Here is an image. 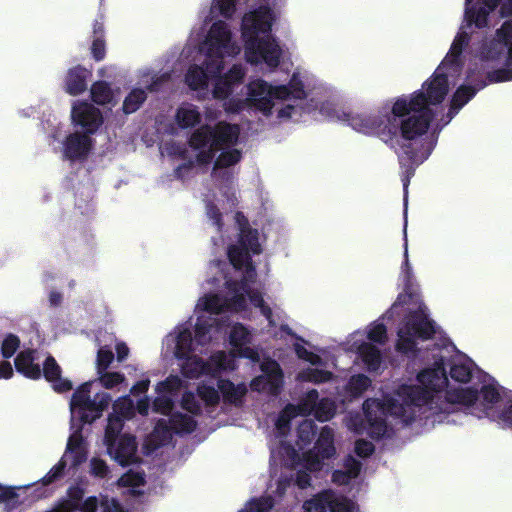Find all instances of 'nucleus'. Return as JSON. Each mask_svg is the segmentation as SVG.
Listing matches in <instances>:
<instances>
[{"label": "nucleus", "mask_w": 512, "mask_h": 512, "mask_svg": "<svg viewBox=\"0 0 512 512\" xmlns=\"http://www.w3.org/2000/svg\"><path fill=\"white\" fill-rule=\"evenodd\" d=\"M418 426L428 430L436 424H460L470 415L467 407L440 417L452 390L471 389L481 399L483 376L466 355L456 350L439 325L430 317L427 306L418 299Z\"/></svg>", "instance_id": "f257e3e1"}, {"label": "nucleus", "mask_w": 512, "mask_h": 512, "mask_svg": "<svg viewBox=\"0 0 512 512\" xmlns=\"http://www.w3.org/2000/svg\"><path fill=\"white\" fill-rule=\"evenodd\" d=\"M500 15L502 18L512 17V0L501 2ZM476 57L483 73L469 68L465 82L457 88L452 97L448 119L443 125L448 124L488 82L512 81V19H507L496 30L495 36L481 45Z\"/></svg>", "instance_id": "f03ea898"}, {"label": "nucleus", "mask_w": 512, "mask_h": 512, "mask_svg": "<svg viewBox=\"0 0 512 512\" xmlns=\"http://www.w3.org/2000/svg\"><path fill=\"white\" fill-rule=\"evenodd\" d=\"M488 11L485 15V23L478 26L475 21L467 19L466 25L462 26L455 37L449 52L438 66L433 76L422 85L418 91V163L426 160L433 151L437 136L435 132L428 133L430 122L433 120L438 105L445 98L449 86L455 85L462 71V50L468 43V30L474 25L476 28L488 24Z\"/></svg>", "instance_id": "7ed1b4c3"}, {"label": "nucleus", "mask_w": 512, "mask_h": 512, "mask_svg": "<svg viewBox=\"0 0 512 512\" xmlns=\"http://www.w3.org/2000/svg\"><path fill=\"white\" fill-rule=\"evenodd\" d=\"M380 109L386 125L383 134L391 140L396 139L399 146L397 154L403 169L401 180L406 203L408 186L414 176L416 163V92L397 97L392 104L386 102Z\"/></svg>", "instance_id": "20e7f679"}, {"label": "nucleus", "mask_w": 512, "mask_h": 512, "mask_svg": "<svg viewBox=\"0 0 512 512\" xmlns=\"http://www.w3.org/2000/svg\"><path fill=\"white\" fill-rule=\"evenodd\" d=\"M481 399L477 398V391L471 389L452 390L448 401H445L440 417L455 409L467 407L470 415L482 419L488 418L492 421L512 426V391L505 390L491 376H483Z\"/></svg>", "instance_id": "39448f33"}, {"label": "nucleus", "mask_w": 512, "mask_h": 512, "mask_svg": "<svg viewBox=\"0 0 512 512\" xmlns=\"http://www.w3.org/2000/svg\"><path fill=\"white\" fill-rule=\"evenodd\" d=\"M416 385H400L393 396L386 395L382 400L367 399L363 403L368 422V435L380 440L388 435L389 417L408 425L415 420Z\"/></svg>", "instance_id": "423d86ee"}, {"label": "nucleus", "mask_w": 512, "mask_h": 512, "mask_svg": "<svg viewBox=\"0 0 512 512\" xmlns=\"http://www.w3.org/2000/svg\"><path fill=\"white\" fill-rule=\"evenodd\" d=\"M338 119L358 132L367 135L377 134L386 143L392 141L383 134L386 125L380 108L376 114L342 112L338 115Z\"/></svg>", "instance_id": "0eeeda50"}, {"label": "nucleus", "mask_w": 512, "mask_h": 512, "mask_svg": "<svg viewBox=\"0 0 512 512\" xmlns=\"http://www.w3.org/2000/svg\"><path fill=\"white\" fill-rule=\"evenodd\" d=\"M281 54L279 45L270 36L245 44V57L251 64L264 62L267 66L276 68L280 64Z\"/></svg>", "instance_id": "6e6552de"}, {"label": "nucleus", "mask_w": 512, "mask_h": 512, "mask_svg": "<svg viewBox=\"0 0 512 512\" xmlns=\"http://www.w3.org/2000/svg\"><path fill=\"white\" fill-rule=\"evenodd\" d=\"M105 437L107 451L119 465L126 467L137 461V442L135 436L123 434L116 438L111 434L110 427L108 426Z\"/></svg>", "instance_id": "1a4fd4ad"}, {"label": "nucleus", "mask_w": 512, "mask_h": 512, "mask_svg": "<svg viewBox=\"0 0 512 512\" xmlns=\"http://www.w3.org/2000/svg\"><path fill=\"white\" fill-rule=\"evenodd\" d=\"M272 28V14L268 7H260L245 16L242 19V37L245 44L255 42L259 34H268Z\"/></svg>", "instance_id": "9d476101"}, {"label": "nucleus", "mask_w": 512, "mask_h": 512, "mask_svg": "<svg viewBox=\"0 0 512 512\" xmlns=\"http://www.w3.org/2000/svg\"><path fill=\"white\" fill-rule=\"evenodd\" d=\"M263 376L255 378L251 382L253 390H266L272 396H278L284 385V375L280 365L276 361L262 365Z\"/></svg>", "instance_id": "9b49d317"}, {"label": "nucleus", "mask_w": 512, "mask_h": 512, "mask_svg": "<svg viewBox=\"0 0 512 512\" xmlns=\"http://www.w3.org/2000/svg\"><path fill=\"white\" fill-rule=\"evenodd\" d=\"M397 335L396 351L401 354L416 355V309H408Z\"/></svg>", "instance_id": "f8f14e48"}, {"label": "nucleus", "mask_w": 512, "mask_h": 512, "mask_svg": "<svg viewBox=\"0 0 512 512\" xmlns=\"http://www.w3.org/2000/svg\"><path fill=\"white\" fill-rule=\"evenodd\" d=\"M72 120L83 128L86 135L95 133L103 123V117L99 109L93 105L82 102L72 108Z\"/></svg>", "instance_id": "ddd939ff"}, {"label": "nucleus", "mask_w": 512, "mask_h": 512, "mask_svg": "<svg viewBox=\"0 0 512 512\" xmlns=\"http://www.w3.org/2000/svg\"><path fill=\"white\" fill-rule=\"evenodd\" d=\"M92 139L89 135L74 132L63 142V156L70 161L84 160L92 149Z\"/></svg>", "instance_id": "4468645a"}, {"label": "nucleus", "mask_w": 512, "mask_h": 512, "mask_svg": "<svg viewBox=\"0 0 512 512\" xmlns=\"http://www.w3.org/2000/svg\"><path fill=\"white\" fill-rule=\"evenodd\" d=\"M41 372L44 379L51 383L55 392L65 393L72 390V382L62 378V368L52 355L49 354L44 360Z\"/></svg>", "instance_id": "2eb2a0df"}, {"label": "nucleus", "mask_w": 512, "mask_h": 512, "mask_svg": "<svg viewBox=\"0 0 512 512\" xmlns=\"http://www.w3.org/2000/svg\"><path fill=\"white\" fill-rule=\"evenodd\" d=\"M213 143L211 145L217 151L225 147H230L238 142L240 128L237 124H231L225 121L218 122L212 126Z\"/></svg>", "instance_id": "dca6fc26"}, {"label": "nucleus", "mask_w": 512, "mask_h": 512, "mask_svg": "<svg viewBox=\"0 0 512 512\" xmlns=\"http://www.w3.org/2000/svg\"><path fill=\"white\" fill-rule=\"evenodd\" d=\"M90 76L91 72L81 65L70 68L65 77V91L72 96L82 94L87 89Z\"/></svg>", "instance_id": "f3484780"}, {"label": "nucleus", "mask_w": 512, "mask_h": 512, "mask_svg": "<svg viewBox=\"0 0 512 512\" xmlns=\"http://www.w3.org/2000/svg\"><path fill=\"white\" fill-rule=\"evenodd\" d=\"M401 277L404 285V292L398 295L395 303L391 307V310L396 311V313H399L397 310L400 307L413 303L415 296L411 283L412 267L408 260L407 247L405 248L404 261L401 266Z\"/></svg>", "instance_id": "a211bd4d"}, {"label": "nucleus", "mask_w": 512, "mask_h": 512, "mask_svg": "<svg viewBox=\"0 0 512 512\" xmlns=\"http://www.w3.org/2000/svg\"><path fill=\"white\" fill-rule=\"evenodd\" d=\"M36 350L27 349L21 351L15 358L16 371L32 380H39L42 377L40 365L35 363Z\"/></svg>", "instance_id": "6ab92c4d"}, {"label": "nucleus", "mask_w": 512, "mask_h": 512, "mask_svg": "<svg viewBox=\"0 0 512 512\" xmlns=\"http://www.w3.org/2000/svg\"><path fill=\"white\" fill-rule=\"evenodd\" d=\"M207 40L211 49H216L217 53L222 55L231 41V32L227 23L222 20L214 22L208 32Z\"/></svg>", "instance_id": "aec40b11"}, {"label": "nucleus", "mask_w": 512, "mask_h": 512, "mask_svg": "<svg viewBox=\"0 0 512 512\" xmlns=\"http://www.w3.org/2000/svg\"><path fill=\"white\" fill-rule=\"evenodd\" d=\"M503 0H466V16L468 20H473L478 26L485 23V15L488 11H493L498 3Z\"/></svg>", "instance_id": "412c9836"}, {"label": "nucleus", "mask_w": 512, "mask_h": 512, "mask_svg": "<svg viewBox=\"0 0 512 512\" xmlns=\"http://www.w3.org/2000/svg\"><path fill=\"white\" fill-rule=\"evenodd\" d=\"M92 38L91 56L96 62H100L106 57L105 26L102 15L94 20Z\"/></svg>", "instance_id": "4be33fe9"}, {"label": "nucleus", "mask_w": 512, "mask_h": 512, "mask_svg": "<svg viewBox=\"0 0 512 512\" xmlns=\"http://www.w3.org/2000/svg\"><path fill=\"white\" fill-rule=\"evenodd\" d=\"M312 449L324 460L332 458L336 454L333 429L324 426Z\"/></svg>", "instance_id": "5701e85b"}, {"label": "nucleus", "mask_w": 512, "mask_h": 512, "mask_svg": "<svg viewBox=\"0 0 512 512\" xmlns=\"http://www.w3.org/2000/svg\"><path fill=\"white\" fill-rule=\"evenodd\" d=\"M201 120V113L193 104L182 105L176 110L175 121L181 129L193 128L200 124Z\"/></svg>", "instance_id": "b1692460"}, {"label": "nucleus", "mask_w": 512, "mask_h": 512, "mask_svg": "<svg viewBox=\"0 0 512 512\" xmlns=\"http://www.w3.org/2000/svg\"><path fill=\"white\" fill-rule=\"evenodd\" d=\"M244 223L240 222L239 245L253 254H260L262 249L259 243V234L257 229L249 226L248 220L244 217Z\"/></svg>", "instance_id": "393cba45"}, {"label": "nucleus", "mask_w": 512, "mask_h": 512, "mask_svg": "<svg viewBox=\"0 0 512 512\" xmlns=\"http://www.w3.org/2000/svg\"><path fill=\"white\" fill-rule=\"evenodd\" d=\"M218 388L222 393L224 401L235 406L242 404L243 398L247 393V388L244 384L235 385L230 380H220Z\"/></svg>", "instance_id": "a878e982"}, {"label": "nucleus", "mask_w": 512, "mask_h": 512, "mask_svg": "<svg viewBox=\"0 0 512 512\" xmlns=\"http://www.w3.org/2000/svg\"><path fill=\"white\" fill-rule=\"evenodd\" d=\"M84 493V489L78 485L69 487L67 490V498L60 499L52 510L77 512L83 503Z\"/></svg>", "instance_id": "bb28decb"}, {"label": "nucleus", "mask_w": 512, "mask_h": 512, "mask_svg": "<svg viewBox=\"0 0 512 512\" xmlns=\"http://www.w3.org/2000/svg\"><path fill=\"white\" fill-rule=\"evenodd\" d=\"M180 360L181 373L185 378L198 379L207 372L208 365L201 357L189 354Z\"/></svg>", "instance_id": "cd10ccee"}, {"label": "nucleus", "mask_w": 512, "mask_h": 512, "mask_svg": "<svg viewBox=\"0 0 512 512\" xmlns=\"http://www.w3.org/2000/svg\"><path fill=\"white\" fill-rule=\"evenodd\" d=\"M318 401V391L316 389H311L299 400L298 404H287L286 410H294L297 415L310 416L313 415Z\"/></svg>", "instance_id": "c85d7f7f"}, {"label": "nucleus", "mask_w": 512, "mask_h": 512, "mask_svg": "<svg viewBox=\"0 0 512 512\" xmlns=\"http://www.w3.org/2000/svg\"><path fill=\"white\" fill-rule=\"evenodd\" d=\"M358 353L369 372H375L380 368L382 355L375 345L364 342L359 346Z\"/></svg>", "instance_id": "c756f323"}, {"label": "nucleus", "mask_w": 512, "mask_h": 512, "mask_svg": "<svg viewBox=\"0 0 512 512\" xmlns=\"http://www.w3.org/2000/svg\"><path fill=\"white\" fill-rule=\"evenodd\" d=\"M213 143L212 126L209 124L201 125L191 134L188 144L193 150L208 148Z\"/></svg>", "instance_id": "7c9ffc66"}, {"label": "nucleus", "mask_w": 512, "mask_h": 512, "mask_svg": "<svg viewBox=\"0 0 512 512\" xmlns=\"http://www.w3.org/2000/svg\"><path fill=\"white\" fill-rule=\"evenodd\" d=\"M169 423L176 434H191L197 427V422L192 416L180 412L172 414Z\"/></svg>", "instance_id": "2f4dec72"}, {"label": "nucleus", "mask_w": 512, "mask_h": 512, "mask_svg": "<svg viewBox=\"0 0 512 512\" xmlns=\"http://www.w3.org/2000/svg\"><path fill=\"white\" fill-rule=\"evenodd\" d=\"M242 159V152L239 149L233 148L222 151L214 161L211 176L217 175V170L229 168L236 165Z\"/></svg>", "instance_id": "473e14b6"}, {"label": "nucleus", "mask_w": 512, "mask_h": 512, "mask_svg": "<svg viewBox=\"0 0 512 512\" xmlns=\"http://www.w3.org/2000/svg\"><path fill=\"white\" fill-rule=\"evenodd\" d=\"M185 82L192 90L205 89L208 85V77L202 67L194 65L188 69Z\"/></svg>", "instance_id": "72a5a7b5"}, {"label": "nucleus", "mask_w": 512, "mask_h": 512, "mask_svg": "<svg viewBox=\"0 0 512 512\" xmlns=\"http://www.w3.org/2000/svg\"><path fill=\"white\" fill-rule=\"evenodd\" d=\"M90 93L92 101L98 105L109 104L113 99L112 89L106 81H96L93 83Z\"/></svg>", "instance_id": "f704fd0d"}, {"label": "nucleus", "mask_w": 512, "mask_h": 512, "mask_svg": "<svg viewBox=\"0 0 512 512\" xmlns=\"http://www.w3.org/2000/svg\"><path fill=\"white\" fill-rule=\"evenodd\" d=\"M250 251L240 245H230L227 255L230 263L236 270L243 269L246 265H251Z\"/></svg>", "instance_id": "c9c22d12"}, {"label": "nucleus", "mask_w": 512, "mask_h": 512, "mask_svg": "<svg viewBox=\"0 0 512 512\" xmlns=\"http://www.w3.org/2000/svg\"><path fill=\"white\" fill-rule=\"evenodd\" d=\"M147 99V94L145 90L141 88H134L132 91L125 97L123 101L122 110L125 114H132L136 112L141 105Z\"/></svg>", "instance_id": "e433bc0d"}, {"label": "nucleus", "mask_w": 512, "mask_h": 512, "mask_svg": "<svg viewBox=\"0 0 512 512\" xmlns=\"http://www.w3.org/2000/svg\"><path fill=\"white\" fill-rule=\"evenodd\" d=\"M336 413L335 402L330 398L319 399L313 416L320 422L329 421Z\"/></svg>", "instance_id": "4c0bfd02"}, {"label": "nucleus", "mask_w": 512, "mask_h": 512, "mask_svg": "<svg viewBox=\"0 0 512 512\" xmlns=\"http://www.w3.org/2000/svg\"><path fill=\"white\" fill-rule=\"evenodd\" d=\"M192 341V333L188 329L181 331L177 335L175 346V357L177 359H182L183 357L191 354V352L193 351Z\"/></svg>", "instance_id": "58836bf2"}, {"label": "nucleus", "mask_w": 512, "mask_h": 512, "mask_svg": "<svg viewBox=\"0 0 512 512\" xmlns=\"http://www.w3.org/2000/svg\"><path fill=\"white\" fill-rule=\"evenodd\" d=\"M171 425L164 419H159L151 434V439L155 442V448L164 444L171 437Z\"/></svg>", "instance_id": "ea45409f"}, {"label": "nucleus", "mask_w": 512, "mask_h": 512, "mask_svg": "<svg viewBox=\"0 0 512 512\" xmlns=\"http://www.w3.org/2000/svg\"><path fill=\"white\" fill-rule=\"evenodd\" d=\"M91 385V382H85L74 391L70 401V406L73 411H79L83 405L88 402V399L90 398Z\"/></svg>", "instance_id": "a19ab883"}, {"label": "nucleus", "mask_w": 512, "mask_h": 512, "mask_svg": "<svg viewBox=\"0 0 512 512\" xmlns=\"http://www.w3.org/2000/svg\"><path fill=\"white\" fill-rule=\"evenodd\" d=\"M228 308L226 300L218 294H209L204 297L203 309L211 314H220Z\"/></svg>", "instance_id": "79ce46f5"}, {"label": "nucleus", "mask_w": 512, "mask_h": 512, "mask_svg": "<svg viewBox=\"0 0 512 512\" xmlns=\"http://www.w3.org/2000/svg\"><path fill=\"white\" fill-rule=\"evenodd\" d=\"M329 503L328 510L330 512H354L356 505L347 497H333L325 494Z\"/></svg>", "instance_id": "37998d69"}, {"label": "nucleus", "mask_w": 512, "mask_h": 512, "mask_svg": "<svg viewBox=\"0 0 512 512\" xmlns=\"http://www.w3.org/2000/svg\"><path fill=\"white\" fill-rule=\"evenodd\" d=\"M94 398L96 400L98 414L89 415V414L83 413L81 415V420L84 423H90V422L96 420L97 418H99L102 415V412L108 408V406L110 405V403L112 401L110 394L107 392L97 393L94 396Z\"/></svg>", "instance_id": "c03bdc74"}, {"label": "nucleus", "mask_w": 512, "mask_h": 512, "mask_svg": "<svg viewBox=\"0 0 512 512\" xmlns=\"http://www.w3.org/2000/svg\"><path fill=\"white\" fill-rule=\"evenodd\" d=\"M371 385V380L364 374L353 375L348 382V390L353 396H360Z\"/></svg>", "instance_id": "a18cd8bd"}, {"label": "nucleus", "mask_w": 512, "mask_h": 512, "mask_svg": "<svg viewBox=\"0 0 512 512\" xmlns=\"http://www.w3.org/2000/svg\"><path fill=\"white\" fill-rule=\"evenodd\" d=\"M67 463L62 457L56 465L40 480L43 486H48L63 477Z\"/></svg>", "instance_id": "49530a36"}, {"label": "nucleus", "mask_w": 512, "mask_h": 512, "mask_svg": "<svg viewBox=\"0 0 512 512\" xmlns=\"http://www.w3.org/2000/svg\"><path fill=\"white\" fill-rule=\"evenodd\" d=\"M230 344L233 347H241L248 343L249 333L242 324L235 325L229 335Z\"/></svg>", "instance_id": "de8ad7c7"}, {"label": "nucleus", "mask_w": 512, "mask_h": 512, "mask_svg": "<svg viewBox=\"0 0 512 512\" xmlns=\"http://www.w3.org/2000/svg\"><path fill=\"white\" fill-rule=\"evenodd\" d=\"M198 396L207 406H216L220 401L218 390L212 386L202 385L197 389Z\"/></svg>", "instance_id": "09e8293b"}, {"label": "nucleus", "mask_w": 512, "mask_h": 512, "mask_svg": "<svg viewBox=\"0 0 512 512\" xmlns=\"http://www.w3.org/2000/svg\"><path fill=\"white\" fill-rule=\"evenodd\" d=\"M328 506L327 497L323 494L305 501L303 512H327Z\"/></svg>", "instance_id": "8fccbe9b"}, {"label": "nucleus", "mask_w": 512, "mask_h": 512, "mask_svg": "<svg viewBox=\"0 0 512 512\" xmlns=\"http://www.w3.org/2000/svg\"><path fill=\"white\" fill-rule=\"evenodd\" d=\"M234 86L230 84L224 77L219 76L214 84L213 96L216 99L224 100L233 92Z\"/></svg>", "instance_id": "3c124183"}, {"label": "nucleus", "mask_w": 512, "mask_h": 512, "mask_svg": "<svg viewBox=\"0 0 512 512\" xmlns=\"http://www.w3.org/2000/svg\"><path fill=\"white\" fill-rule=\"evenodd\" d=\"M98 374L101 385L106 389H112L125 380V376L120 372L104 371Z\"/></svg>", "instance_id": "603ef678"}, {"label": "nucleus", "mask_w": 512, "mask_h": 512, "mask_svg": "<svg viewBox=\"0 0 512 512\" xmlns=\"http://www.w3.org/2000/svg\"><path fill=\"white\" fill-rule=\"evenodd\" d=\"M271 95V85L264 80H256L248 85V98H258Z\"/></svg>", "instance_id": "864d4df0"}, {"label": "nucleus", "mask_w": 512, "mask_h": 512, "mask_svg": "<svg viewBox=\"0 0 512 512\" xmlns=\"http://www.w3.org/2000/svg\"><path fill=\"white\" fill-rule=\"evenodd\" d=\"M114 359V354L111 349L101 347L97 352L96 367L97 373L104 372L108 369Z\"/></svg>", "instance_id": "5fc2aeb1"}, {"label": "nucleus", "mask_w": 512, "mask_h": 512, "mask_svg": "<svg viewBox=\"0 0 512 512\" xmlns=\"http://www.w3.org/2000/svg\"><path fill=\"white\" fill-rule=\"evenodd\" d=\"M20 346V339L14 334H8L1 346V354L4 358L12 357Z\"/></svg>", "instance_id": "6e6d98bb"}, {"label": "nucleus", "mask_w": 512, "mask_h": 512, "mask_svg": "<svg viewBox=\"0 0 512 512\" xmlns=\"http://www.w3.org/2000/svg\"><path fill=\"white\" fill-rule=\"evenodd\" d=\"M181 406L184 410L193 415H200L202 413L200 403L197 401L195 395L190 391H187L183 394L181 399Z\"/></svg>", "instance_id": "4d7b16f0"}, {"label": "nucleus", "mask_w": 512, "mask_h": 512, "mask_svg": "<svg viewBox=\"0 0 512 512\" xmlns=\"http://www.w3.org/2000/svg\"><path fill=\"white\" fill-rule=\"evenodd\" d=\"M367 338L371 342H375L378 344H385L387 341V328L383 323H376L373 327L368 331Z\"/></svg>", "instance_id": "13d9d810"}, {"label": "nucleus", "mask_w": 512, "mask_h": 512, "mask_svg": "<svg viewBox=\"0 0 512 512\" xmlns=\"http://www.w3.org/2000/svg\"><path fill=\"white\" fill-rule=\"evenodd\" d=\"M182 387V380L178 376L170 375L164 381L159 382L157 390L166 393H175Z\"/></svg>", "instance_id": "bf43d9fd"}, {"label": "nucleus", "mask_w": 512, "mask_h": 512, "mask_svg": "<svg viewBox=\"0 0 512 512\" xmlns=\"http://www.w3.org/2000/svg\"><path fill=\"white\" fill-rule=\"evenodd\" d=\"M303 461L308 470L319 471L322 468L324 459L320 458V455H318L313 449H310L303 454Z\"/></svg>", "instance_id": "052dcab7"}, {"label": "nucleus", "mask_w": 512, "mask_h": 512, "mask_svg": "<svg viewBox=\"0 0 512 512\" xmlns=\"http://www.w3.org/2000/svg\"><path fill=\"white\" fill-rule=\"evenodd\" d=\"M248 100L250 101L253 107L263 112L265 115L271 114L274 105L273 98L271 95H265L258 98H248Z\"/></svg>", "instance_id": "680f3d73"}, {"label": "nucleus", "mask_w": 512, "mask_h": 512, "mask_svg": "<svg viewBox=\"0 0 512 512\" xmlns=\"http://www.w3.org/2000/svg\"><path fill=\"white\" fill-rule=\"evenodd\" d=\"M222 77L235 86L243 82L245 71L240 64H234Z\"/></svg>", "instance_id": "e2e57ef3"}, {"label": "nucleus", "mask_w": 512, "mask_h": 512, "mask_svg": "<svg viewBox=\"0 0 512 512\" xmlns=\"http://www.w3.org/2000/svg\"><path fill=\"white\" fill-rule=\"evenodd\" d=\"M333 377V373L323 369H309L307 372L306 379L309 382L321 384L330 381Z\"/></svg>", "instance_id": "0e129e2a"}, {"label": "nucleus", "mask_w": 512, "mask_h": 512, "mask_svg": "<svg viewBox=\"0 0 512 512\" xmlns=\"http://www.w3.org/2000/svg\"><path fill=\"white\" fill-rule=\"evenodd\" d=\"M237 0H215L214 8H217L219 14L226 19L232 18L236 10Z\"/></svg>", "instance_id": "69168bd1"}, {"label": "nucleus", "mask_w": 512, "mask_h": 512, "mask_svg": "<svg viewBox=\"0 0 512 512\" xmlns=\"http://www.w3.org/2000/svg\"><path fill=\"white\" fill-rule=\"evenodd\" d=\"M90 473L95 477L105 478L109 473V468L104 460L92 458L90 461Z\"/></svg>", "instance_id": "338daca9"}, {"label": "nucleus", "mask_w": 512, "mask_h": 512, "mask_svg": "<svg viewBox=\"0 0 512 512\" xmlns=\"http://www.w3.org/2000/svg\"><path fill=\"white\" fill-rule=\"evenodd\" d=\"M375 451V446L372 442L358 439L355 442V453L361 458L370 457Z\"/></svg>", "instance_id": "774afa93"}]
</instances>
